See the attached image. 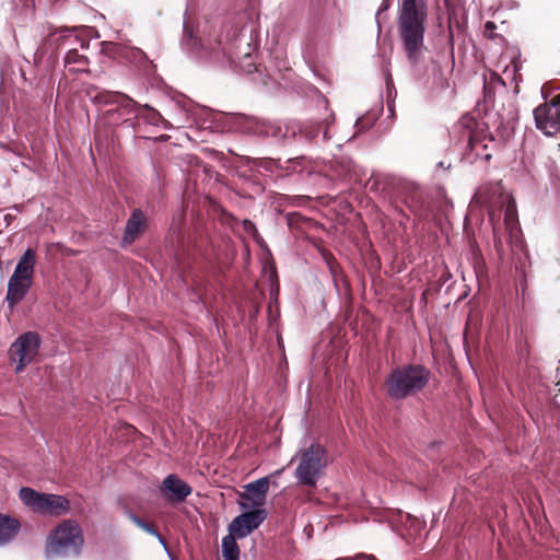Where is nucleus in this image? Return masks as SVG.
Masks as SVG:
<instances>
[{
	"label": "nucleus",
	"mask_w": 560,
	"mask_h": 560,
	"mask_svg": "<svg viewBox=\"0 0 560 560\" xmlns=\"http://www.w3.org/2000/svg\"><path fill=\"white\" fill-rule=\"evenodd\" d=\"M267 513L262 509L252 510L236 516L229 525V535L235 538H244L256 529L265 520Z\"/></svg>",
	"instance_id": "1a4fd4ad"
},
{
	"label": "nucleus",
	"mask_w": 560,
	"mask_h": 560,
	"mask_svg": "<svg viewBox=\"0 0 560 560\" xmlns=\"http://www.w3.org/2000/svg\"><path fill=\"white\" fill-rule=\"evenodd\" d=\"M243 226H244V230H245L247 233H249V234H252V235H254V236H256V235H257V229H256V225H255L252 221H249V220H244V221H243Z\"/></svg>",
	"instance_id": "393cba45"
},
{
	"label": "nucleus",
	"mask_w": 560,
	"mask_h": 560,
	"mask_svg": "<svg viewBox=\"0 0 560 560\" xmlns=\"http://www.w3.org/2000/svg\"><path fill=\"white\" fill-rule=\"evenodd\" d=\"M32 285V281L22 280L19 277L11 276L8 283L7 301L11 307L21 302Z\"/></svg>",
	"instance_id": "4468645a"
},
{
	"label": "nucleus",
	"mask_w": 560,
	"mask_h": 560,
	"mask_svg": "<svg viewBox=\"0 0 560 560\" xmlns=\"http://www.w3.org/2000/svg\"><path fill=\"white\" fill-rule=\"evenodd\" d=\"M35 262L36 252L32 248L26 249L19 259L12 276L19 277L22 280L33 281Z\"/></svg>",
	"instance_id": "2eb2a0df"
},
{
	"label": "nucleus",
	"mask_w": 560,
	"mask_h": 560,
	"mask_svg": "<svg viewBox=\"0 0 560 560\" xmlns=\"http://www.w3.org/2000/svg\"><path fill=\"white\" fill-rule=\"evenodd\" d=\"M337 560H377L373 555H358L354 558H342Z\"/></svg>",
	"instance_id": "a878e982"
},
{
	"label": "nucleus",
	"mask_w": 560,
	"mask_h": 560,
	"mask_svg": "<svg viewBox=\"0 0 560 560\" xmlns=\"http://www.w3.org/2000/svg\"><path fill=\"white\" fill-rule=\"evenodd\" d=\"M490 77H491V79H492L493 81H497V82H499V83H501V84H504V83H503V81L501 80V78H500L498 74H495L494 72H491V73H490Z\"/></svg>",
	"instance_id": "cd10ccee"
},
{
	"label": "nucleus",
	"mask_w": 560,
	"mask_h": 560,
	"mask_svg": "<svg viewBox=\"0 0 560 560\" xmlns=\"http://www.w3.org/2000/svg\"><path fill=\"white\" fill-rule=\"evenodd\" d=\"M40 338L37 332L27 331L20 335L9 349V358L15 363V373L31 364L38 354Z\"/></svg>",
	"instance_id": "423d86ee"
},
{
	"label": "nucleus",
	"mask_w": 560,
	"mask_h": 560,
	"mask_svg": "<svg viewBox=\"0 0 560 560\" xmlns=\"http://www.w3.org/2000/svg\"><path fill=\"white\" fill-rule=\"evenodd\" d=\"M486 26H487V27H492V26H493V23H492V22H487Z\"/></svg>",
	"instance_id": "2f4dec72"
},
{
	"label": "nucleus",
	"mask_w": 560,
	"mask_h": 560,
	"mask_svg": "<svg viewBox=\"0 0 560 560\" xmlns=\"http://www.w3.org/2000/svg\"><path fill=\"white\" fill-rule=\"evenodd\" d=\"M506 199H508V203H506L505 212H504V223L506 225V229H509L510 232L513 233L514 230H517V224H518L517 210H516V205H515V201L513 200V198L506 197Z\"/></svg>",
	"instance_id": "aec40b11"
},
{
	"label": "nucleus",
	"mask_w": 560,
	"mask_h": 560,
	"mask_svg": "<svg viewBox=\"0 0 560 560\" xmlns=\"http://www.w3.org/2000/svg\"><path fill=\"white\" fill-rule=\"evenodd\" d=\"M320 129H322L320 122L311 121L307 125H305V127L302 131L305 133V136L307 138L315 139V138H317Z\"/></svg>",
	"instance_id": "4be33fe9"
},
{
	"label": "nucleus",
	"mask_w": 560,
	"mask_h": 560,
	"mask_svg": "<svg viewBox=\"0 0 560 560\" xmlns=\"http://www.w3.org/2000/svg\"><path fill=\"white\" fill-rule=\"evenodd\" d=\"M104 50L108 54H119L120 46L115 43H104Z\"/></svg>",
	"instance_id": "b1692460"
},
{
	"label": "nucleus",
	"mask_w": 560,
	"mask_h": 560,
	"mask_svg": "<svg viewBox=\"0 0 560 560\" xmlns=\"http://www.w3.org/2000/svg\"><path fill=\"white\" fill-rule=\"evenodd\" d=\"M66 67L70 72H85L88 71V58L80 54L77 49H71L66 55Z\"/></svg>",
	"instance_id": "a211bd4d"
},
{
	"label": "nucleus",
	"mask_w": 560,
	"mask_h": 560,
	"mask_svg": "<svg viewBox=\"0 0 560 560\" xmlns=\"http://www.w3.org/2000/svg\"><path fill=\"white\" fill-rule=\"evenodd\" d=\"M323 138H324L325 140H327V139H329V138H330V137H329V135H328V127H327V126H326L325 130L323 131Z\"/></svg>",
	"instance_id": "c85d7f7f"
},
{
	"label": "nucleus",
	"mask_w": 560,
	"mask_h": 560,
	"mask_svg": "<svg viewBox=\"0 0 560 560\" xmlns=\"http://www.w3.org/2000/svg\"><path fill=\"white\" fill-rule=\"evenodd\" d=\"M534 118L537 129L546 136H555L560 132V94L549 103H544L534 109Z\"/></svg>",
	"instance_id": "6e6552de"
},
{
	"label": "nucleus",
	"mask_w": 560,
	"mask_h": 560,
	"mask_svg": "<svg viewBox=\"0 0 560 560\" xmlns=\"http://www.w3.org/2000/svg\"><path fill=\"white\" fill-rule=\"evenodd\" d=\"M294 460L298 462L295 468L298 482L302 486L315 488L327 466L325 448L318 443H312L310 446L300 450L290 463L292 464Z\"/></svg>",
	"instance_id": "20e7f679"
},
{
	"label": "nucleus",
	"mask_w": 560,
	"mask_h": 560,
	"mask_svg": "<svg viewBox=\"0 0 560 560\" xmlns=\"http://www.w3.org/2000/svg\"><path fill=\"white\" fill-rule=\"evenodd\" d=\"M497 142L487 130L477 125V128L469 135L468 147L469 150L475 154L477 159H483L486 161L491 159V152L495 148Z\"/></svg>",
	"instance_id": "9d476101"
},
{
	"label": "nucleus",
	"mask_w": 560,
	"mask_h": 560,
	"mask_svg": "<svg viewBox=\"0 0 560 560\" xmlns=\"http://www.w3.org/2000/svg\"><path fill=\"white\" fill-rule=\"evenodd\" d=\"M128 516L133 524H136L139 528L143 529L144 532L155 536L158 538V540L160 541V544L165 549L167 548L164 538L160 535V533L152 525L145 523L144 521H142L140 517H138L136 514H133L131 512L128 513Z\"/></svg>",
	"instance_id": "412c9836"
},
{
	"label": "nucleus",
	"mask_w": 560,
	"mask_h": 560,
	"mask_svg": "<svg viewBox=\"0 0 560 560\" xmlns=\"http://www.w3.org/2000/svg\"><path fill=\"white\" fill-rule=\"evenodd\" d=\"M20 522L16 518L0 513V546L13 540L20 530Z\"/></svg>",
	"instance_id": "f3484780"
},
{
	"label": "nucleus",
	"mask_w": 560,
	"mask_h": 560,
	"mask_svg": "<svg viewBox=\"0 0 560 560\" xmlns=\"http://www.w3.org/2000/svg\"><path fill=\"white\" fill-rule=\"evenodd\" d=\"M427 19L428 5L425 0L399 1L398 34L407 59L411 65H418L423 59Z\"/></svg>",
	"instance_id": "f257e3e1"
},
{
	"label": "nucleus",
	"mask_w": 560,
	"mask_h": 560,
	"mask_svg": "<svg viewBox=\"0 0 560 560\" xmlns=\"http://www.w3.org/2000/svg\"><path fill=\"white\" fill-rule=\"evenodd\" d=\"M144 228L145 217L143 212L139 209L133 210L127 221L122 242L125 244H131L144 231Z\"/></svg>",
	"instance_id": "ddd939ff"
},
{
	"label": "nucleus",
	"mask_w": 560,
	"mask_h": 560,
	"mask_svg": "<svg viewBox=\"0 0 560 560\" xmlns=\"http://www.w3.org/2000/svg\"><path fill=\"white\" fill-rule=\"evenodd\" d=\"M439 166L442 167V168H445V170L450 167V165L445 166L443 162H440Z\"/></svg>",
	"instance_id": "7c9ffc66"
},
{
	"label": "nucleus",
	"mask_w": 560,
	"mask_h": 560,
	"mask_svg": "<svg viewBox=\"0 0 560 560\" xmlns=\"http://www.w3.org/2000/svg\"><path fill=\"white\" fill-rule=\"evenodd\" d=\"M136 52L142 55V51L139 49H137Z\"/></svg>",
	"instance_id": "473e14b6"
},
{
	"label": "nucleus",
	"mask_w": 560,
	"mask_h": 560,
	"mask_svg": "<svg viewBox=\"0 0 560 560\" xmlns=\"http://www.w3.org/2000/svg\"><path fill=\"white\" fill-rule=\"evenodd\" d=\"M145 108L150 110V114L148 116L149 121L152 125H159V122L163 119L162 116L156 110L151 109L148 106H145Z\"/></svg>",
	"instance_id": "5701e85b"
},
{
	"label": "nucleus",
	"mask_w": 560,
	"mask_h": 560,
	"mask_svg": "<svg viewBox=\"0 0 560 560\" xmlns=\"http://www.w3.org/2000/svg\"><path fill=\"white\" fill-rule=\"evenodd\" d=\"M20 500L34 513L49 516H60L69 512V500L59 494L42 493L32 488H21Z\"/></svg>",
	"instance_id": "39448f33"
},
{
	"label": "nucleus",
	"mask_w": 560,
	"mask_h": 560,
	"mask_svg": "<svg viewBox=\"0 0 560 560\" xmlns=\"http://www.w3.org/2000/svg\"><path fill=\"white\" fill-rule=\"evenodd\" d=\"M160 491L170 502H183L191 494L192 489L186 481L171 474L162 481Z\"/></svg>",
	"instance_id": "9b49d317"
},
{
	"label": "nucleus",
	"mask_w": 560,
	"mask_h": 560,
	"mask_svg": "<svg viewBox=\"0 0 560 560\" xmlns=\"http://www.w3.org/2000/svg\"><path fill=\"white\" fill-rule=\"evenodd\" d=\"M84 546V534L75 520H65L50 530L46 538L47 558L79 557Z\"/></svg>",
	"instance_id": "f03ea898"
},
{
	"label": "nucleus",
	"mask_w": 560,
	"mask_h": 560,
	"mask_svg": "<svg viewBox=\"0 0 560 560\" xmlns=\"http://www.w3.org/2000/svg\"><path fill=\"white\" fill-rule=\"evenodd\" d=\"M411 190H412V196L410 197V202L417 203L418 202V187L411 186Z\"/></svg>",
	"instance_id": "bb28decb"
},
{
	"label": "nucleus",
	"mask_w": 560,
	"mask_h": 560,
	"mask_svg": "<svg viewBox=\"0 0 560 560\" xmlns=\"http://www.w3.org/2000/svg\"><path fill=\"white\" fill-rule=\"evenodd\" d=\"M222 557L223 560H238L240 547L233 535H226L222 539Z\"/></svg>",
	"instance_id": "6ab92c4d"
},
{
	"label": "nucleus",
	"mask_w": 560,
	"mask_h": 560,
	"mask_svg": "<svg viewBox=\"0 0 560 560\" xmlns=\"http://www.w3.org/2000/svg\"><path fill=\"white\" fill-rule=\"evenodd\" d=\"M388 8L387 3L383 2L381 8H380V11L381 10H386Z\"/></svg>",
	"instance_id": "c756f323"
},
{
	"label": "nucleus",
	"mask_w": 560,
	"mask_h": 560,
	"mask_svg": "<svg viewBox=\"0 0 560 560\" xmlns=\"http://www.w3.org/2000/svg\"><path fill=\"white\" fill-rule=\"evenodd\" d=\"M225 119L231 122V128L242 132H260V122L255 117L243 114H226Z\"/></svg>",
	"instance_id": "dca6fc26"
},
{
	"label": "nucleus",
	"mask_w": 560,
	"mask_h": 560,
	"mask_svg": "<svg viewBox=\"0 0 560 560\" xmlns=\"http://www.w3.org/2000/svg\"><path fill=\"white\" fill-rule=\"evenodd\" d=\"M430 371L422 365H406L392 371L385 382L386 392L394 400H400L424 388Z\"/></svg>",
	"instance_id": "7ed1b4c3"
},
{
	"label": "nucleus",
	"mask_w": 560,
	"mask_h": 560,
	"mask_svg": "<svg viewBox=\"0 0 560 560\" xmlns=\"http://www.w3.org/2000/svg\"><path fill=\"white\" fill-rule=\"evenodd\" d=\"M95 98L105 104H116V110L121 114H136L137 113V104L129 96L117 93V92H103L98 93Z\"/></svg>",
	"instance_id": "f8f14e48"
},
{
	"label": "nucleus",
	"mask_w": 560,
	"mask_h": 560,
	"mask_svg": "<svg viewBox=\"0 0 560 560\" xmlns=\"http://www.w3.org/2000/svg\"><path fill=\"white\" fill-rule=\"evenodd\" d=\"M284 468L278 469L270 476L259 478L244 486V492L240 494L238 504L243 510L257 509L266 503V497L272 477H278Z\"/></svg>",
	"instance_id": "0eeeda50"
}]
</instances>
